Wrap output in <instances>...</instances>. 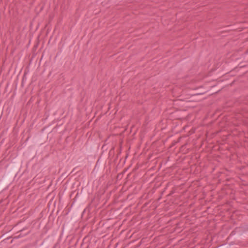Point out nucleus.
Returning <instances> with one entry per match:
<instances>
[{
  "instance_id": "obj_1",
  "label": "nucleus",
  "mask_w": 248,
  "mask_h": 248,
  "mask_svg": "<svg viewBox=\"0 0 248 248\" xmlns=\"http://www.w3.org/2000/svg\"><path fill=\"white\" fill-rule=\"evenodd\" d=\"M171 101H173V104L174 105H177V102L178 101V100H175V99H174V100H172V99H171Z\"/></svg>"
},
{
  "instance_id": "obj_2",
  "label": "nucleus",
  "mask_w": 248,
  "mask_h": 248,
  "mask_svg": "<svg viewBox=\"0 0 248 248\" xmlns=\"http://www.w3.org/2000/svg\"><path fill=\"white\" fill-rule=\"evenodd\" d=\"M181 138H182V137H179L177 140H180Z\"/></svg>"
},
{
  "instance_id": "obj_4",
  "label": "nucleus",
  "mask_w": 248,
  "mask_h": 248,
  "mask_svg": "<svg viewBox=\"0 0 248 248\" xmlns=\"http://www.w3.org/2000/svg\"><path fill=\"white\" fill-rule=\"evenodd\" d=\"M29 138L28 137V138H27L26 140H29Z\"/></svg>"
},
{
  "instance_id": "obj_3",
  "label": "nucleus",
  "mask_w": 248,
  "mask_h": 248,
  "mask_svg": "<svg viewBox=\"0 0 248 248\" xmlns=\"http://www.w3.org/2000/svg\"><path fill=\"white\" fill-rule=\"evenodd\" d=\"M171 94L173 93V92L172 90H171Z\"/></svg>"
}]
</instances>
